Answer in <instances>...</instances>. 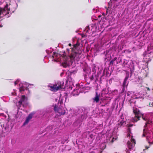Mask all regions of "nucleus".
Returning <instances> with one entry per match:
<instances>
[{
  "instance_id": "nucleus-1",
  "label": "nucleus",
  "mask_w": 153,
  "mask_h": 153,
  "mask_svg": "<svg viewBox=\"0 0 153 153\" xmlns=\"http://www.w3.org/2000/svg\"><path fill=\"white\" fill-rule=\"evenodd\" d=\"M80 53H78L74 51L73 52L71 56L64 55L62 56L57 53H53V55L52 56L53 58L52 60L55 62H62V65L64 67H66L72 64L74 59L77 60H79Z\"/></svg>"
},
{
  "instance_id": "nucleus-2",
  "label": "nucleus",
  "mask_w": 153,
  "mask_h": 153,
  "mask_svg": "<svg viewBox=\"0 0 153 153\" xmlns=\"http://www.w3.org/2000/svg\"><path fill=\"white\" fill-rule=\"evenodd\" d=\"M151 116H153V113L150 114ZM143 119L146 121V123L143 129V137H146L149 145L153 144V129H150V126H153V120H151L149 118L148 116L143 114L142 115Z\"/></svg>"
},
{
  "instance_id": "nucleus-3",
  "label": "nucleus",
  "mask_w": 153,
  "mask_h": 153,
  "mask_svg": "<svg viewBox=\"0 0 153 153\" xmlns=\"http://www.w3.org/2000/svg\"><path fill=\"white\" fill-rule=\"evenodd\" d=\"M5 5L4 7H0V18L4 16L8 17L15 11L16 9V4H7L4 2Z\"/></svg>"
},
{
  "instance_id": "nucleus-4",
  "label": "nucleus",
  "mask_w": 153,
  "mask_h": 153,
  "mask_svg": "<svg viewBox=\"0 0 153 153\" xmlns=\"http://www.w3.org/2000/svg\"><path fill=\"white\" fill-rule=\"evenodd\" d=\"M144 62L148 63L151 60L150 58L153 57V39L147 48V50L143 54Z\"/></svg>"
},
{
  "instance_id": "nucleus-5",
  "label": "nucleus",
  "mask_w": 153,
  "mask_h": 153,
  "mask_svg": "<svg viewBox=\"0 0 153 153\" xmlns=\"http://www.w3.org/2000/svg\"><path fill=\"white\" fill-rule=\"evenodd\" d=\"M64 85L63 82H58L55 84L49 86L48 87H50V89L51 91L56 92L62 88Z\"/></svg>"
},
{
  "instance_id": "nucleus-6",
  "label": "nucleus",
  "mask_w": 153,
  "mask_h": 153,
  "mask_svg": "<svg viewBox=\"0 0 153 153\" xmlns=\"http://www.w3.org/2000/svg\"><path fill=\"white\" fill-rule=\"evenodd\" d=\"M27 104V98L24 95H22L19 101L16 104V105L18 106V109L19 110L22 106L24 108L26 107Z\"/></svg>"
},
{
  "instance_id": "nucleus-7",
  "label": "nucleus",
  "mask_w": 153,
  "mask_h": 153,
  "mask_svg": "<svg viewBox=\"0 0 153 153\" xmlns=\"http://www.w3.org/2000/svg\"><path fill=\"white\" fill-rule=\"evenodd\" d=\"M97 26L96 24H92L87 27L85 30L86 32L89 33H93L97 30Z\"/></svg>"
},
{
  "instance_id": "nucleus-8",
  "label": "nucleus",
  "mask_w": 153,
  "mask_h": 153,
  "mask_svg": "<svg viewBox=\"0 0 153 153\" xmlns=\"http://www.w3.org/2000/svg\"><path fill=\"white\" fill-rule=\"evenodd\" d=\"M133 112L135 115L134 118L132 119V121L134 122H137L138 120H139V118L141 116L140 111L137 108L133 109Z\"/></svg>"
},
{
  "instance_id": "nucleus-9",
  "label": "nucleus",
  "mask_w": 153,
  "mask_h": 153,
  "mask_svg": "<svg viewBox=\"0 0 153 153\" xmlns=\"http://www.w3.org/2000/svg\"><path fill=\"white\" fill-rule=\"evenodd\" d=\"M54 110L56 113H58V115H64L65 113V111L62 108H58V106L56 105H54Z\"/></svg>"
},
{
  "instance_id": "nucleus-10",
  "label": "nucleus",
  "mask_w": 153,
  "mask_h": 153,
  "mask_svg": "<svg viewBox=\"0 0 153 153\" xmlns=\"http://www.w3.org/2000/svg\"><path fill=\"white\" fill-rule=\"evenodd\" d=\"M27 85L26 83H20L19 85V89L20 92L22 94L24 93L23 92L25 91V93L26 94V92L28 93L29 90L27 89V87L26 86Z\"/></svg>"
},
{
  "instance_id": "nucleus-11",
  "label": "nucleus",
  "mask_w": 153,
  "mask_h": 153,
  "mask_svg": "<svg viewBox=\"0 0 153 153\" xmlns=\"http://www.w3.org/2000/svg\"><path fill=\"white\" fill-rule=\"evenodd\" d=\"M135 144V140L131 136L130 140L128 141L127 145L128 149H131L134 148Z\"/></svg>"
},
{
  "instance_id": "nucleus-12",
  "label": "nucleus",
  "mask_w": 153,
  "mask_h": 153,
  "mask_svg": "<svg viewBox=\"0 0 153 153\" xmlns=\"http://www.w3.org/2000/svg\"><path fill=\"white\" fill-rule=\"evenodd\" d=\"M126 95L127 96H130L131 98L134 99H138L140 97L138 93H135L134 92H132L128 91L126 93Z\"/></svg>"
},
{
  "instance_id": "nucleus-13",
  "label": "nucleus",
  "mask_w": 153,
  "mask_h": 153,
  "mask_svg": "<svg viewBox=\"0 0 153 153\" xmlns=\"http://www.w3.org/2000/svg\"><path fill=\"white\" fill-rule=\"evenodd\" d=\"M122 116L121 117V118L118 121L116 127L117 128H118L122 126H124L126 124L125 121L122 118Z\"/></svg>"
},
{
  "instance_id": "nucleus-14",
  "label": "nucleus",
  "mask_w": 153,
  "mask_h": 153,
  "mask_svg": "<svg viewBox=\"0 0 153 153\" xmlns=\"http://www.w3.org/2000/svg\"><path fill=\"white\" fill-rule=\"evenodd\" d=\"M3 122L2 123H1V126L3 128H4V129L6 130L7 131L9 128L8 122L4 120H3Z\"/></svg>"
},
{
  "instance_id": "nucleus-15",
  "label": "nucleus",
  "mask_w": 153,
  "mask_h": 153,
  "mask_svg": "<svg viewBox=\"0 0 153 153\" xmlns=\"http://www.w3.org/2000/svg\"><path fill=\"white\" fill-rule=\"evenodd\" d=\"M33 116V114H29L27 117V118L25 122L23 124V125H25L28 123L30 120L32 118Z\"/></svg>"
},
{
  "instance_id": "nucleus-16",
  "label": "nucleus",
  "mask_w": 153,
  "mask_h": 153,
  "mask_svg": "<svg viewBox=\"0 0 153 153\" xmlns=\"http://www.w3.org/2000/svg\"><path fill=\"white\" fill-rule=\"evenodd\" d=\"M94 101L98 102L99 101V95L97 92H96V94L95 97L94 99Z\"/></svg>"
},
{
  "instance_id": "nucleus-17",
  "label": "nucleus",
  "mask_w": 153,
  "mask_h": 153,
  "mask_svg": "<svg viewBox=\"0 0 153 153\" xmlns=\"http://www.w3.org/2000/svg\"><path fill=\"white\" fill-rule=\"evenodd\" d=\"M117 0H111L108 3V8L109 9L111 8L112 5L111 4H114L115 2L117 1Z\"/></svg>"
},
{
  "instance_id": "nucleus-18",
  "label": "nucleus",
  "mask_w": 153,
  "mask_h": 153,
  "mask_svg": "<svg viewBox=\"0 0 153 153\" xmlns=\"http://www.w3.org/2000/svg\"><path fill=\"white\" fill-rule=\"evenodd\" d=\"M66 96H64L62 97V98H60L59 99V101H60V103H63V102H65L66 101Z\"/></svg>"
},
{
  "instance_id": "nucleus-19",
  "label": "nucleus",
  "mask_w": 153,
  "mask_h": 153,
  "mask_svg": "<svg viewBox=\"0 0 153 153\" xmlns=\"http://www.w3.org/2000/svg\"><path fill=\"white\" fill-rule=\"evenodd\" d=\"M117 136H115L114 137L113 136H111L110 137V140H111V141L112 143L114 140H116L117 139Z\"/></svg>"
},
{
  "instance_id": "nucleus-20",
  "label": "nucleus",
  "mask_w": 153,
  "mask_h": 153,
  "mask_svg": "<svg viewBox=\"0 0 153 153\" xmlns=\"http://www.w3.org/2000/svg\"><path fill=\"white\" fill-rule=\"evenodd\" d=\"M78 45H79L77 44L74 45L73 46H74L73 48H72V50L73 51V50L75 51V50H76L77 49V47Z\"/></svg>"
},
{
  "instance_id": "nucleus-21",
  "label": "nucleus",
  "mask_w": 153,
  "mask_h": 153,
  "mask_svg": "<svg viewBox=\"0 0 153 153\" xmlns=\"http://www.w3.org/2000/svg\"><path fill=\"white\" fill-rule=\"evenodd\" d=\"M128 79V77H126L125 78V79L124 81V82H123V86H125L126 85V81Z\"/></svg>"
},
{
  "instance_id": "nucleus-22",
  "label": "nucleus",
  "mask_w": 153,
  "mask_h": 153,
  "mask_svg": "<svg viewBox=\"0 0 153 153\" xmlns=\"http://www.w3.org/2000/svg\"><path fill=\"white\" fill-rule=\"evenodd\" d=\"M127 132L128 133V137H130L131 136V134H130V131L131 130L130 128H128L127 130Z\"/></svg>"
},
{
  "instance_id": "nucleus-23",
  "label": "nucleus",
  "mask_w": 153,
  "mask_h": 153,
  "mask_svg": "<svg viewBox=\"0 0 153 153\" xmlns=\"http://www.w3.org/2000/svg\"><path fill=\"white\" fill-rule=\"evenodd\" d=\"M0 116L2 117H3L2 119L5 118L6 117V116L4 115L3 113H1L0 114Z\"/></svg>"
},
{
  "instance_id": "nucleus-24",
  "label": "nucleus",
  "mask_w": 153,
  "mask_h": 153,
  "mask_svg": "<svg viewBox=\"0 0 153 153\" xmlns=\"http://www.w3.org/2000/svg\"><path fill=\"white\" fill-rule=\"evenodd\" d=\"M127 63V60H125L123 63V65L125 66Z\"/></svg>"
},
{
  "instance_id": "nucleus-25",
  "label": "nucleus",
  "mask_w": 153,
  "mask_h": 153,
  "mask_svg": "<svg viewBox=\"0 0 153 153\" xmlns=\"http://www.w3.org/2000/svg\"><path fill=\"white\" fill-rule=\"evenodd\" d=\"M19 79L17 80L14 83V84L15 85H16V84H17L18 83H19Z\"/></svg>"
},
{
  "instance_id": "nucleus-26",
  "label": "nucleus",
  "mask_w": 153,
  "mask_h": 153,
  "mask_svg": "<svg viewBox=\"0 0 153 153\" xmlns=\"http://www.w3.org/2000/svg\"><path fill=\"white\" fill-rule=\"evenodd\" d=\"M133 126V124H128L126 126L128 127H132Z\"/></svg>"
},
{
  "instance_id": "nucleus-27",
  "label": "nucleus",
  "mask_w": 153,
  "mask_h": 153,
  "mask_svg": "<svg viewBox=\"0 0 153 153\" xmlns=\"http://www.w3.org/2000/svg\"><path fill=\"white\" fill-rule=\"evenodd\" d=\"M0 153H5V151L3 149H1L0 152Z\"/></svg>"
},
{
  "instance_id": "nucleus-28",
  "label": "nucleus",
  "mask_w": 153,
  "mask_h": 153,
  "mask_svg": "<svg viewBox=\"0 0 153 153\" xmlns=\"http://www.w3.org/2000/svg\"><path fill=\"white\" fill-rule=\"evenodd\" d=\"M93 10L94 11V13H96L97 12V9L95 10L94 9H93Z\"/></svg>"
},
{
  "instance_id": "nucleus-29",
  "label": "nucleus",
  "mask_w": 153,
  "mask_h": 153,
  "mask_svg": "<svg viewBox=\"0 0 153 153\" xmlns=\"http://www.w3.org/2000/svg\"><path fill=\"white\" fill-rule=\"evenodd\" d=\"M117 7V5L116 6H115L114 5L113 7V9H115Z\"/></svg>"
},
{
  "instance_id": "nucleus-30",
  "label": "nucleus",
  "mask_w": 153,
  "mask_h": 153,
  "mask_svg": "<svg viewBox=\"0 0 153 153\" xmlns=\"http://www.w3.org/2000/svg\"><path fill=\"white\" fill-rule=\"evenodd\" d=\"M150 106H152L153 107V102L151 103V104H150Z\"/></svg>"
},
{
  "instance_id": "nucleus-31",
  "label": "nucleus",
  "mask_w": 153,
  "mask_h": 153,
  "mask_svg": "<svg viewBox=\"0 0 153 153\" xmlns=\"http://www.w3.org/2000/svg\"><path fill=\"white\" fill-rule=\"evenodd\" d=\"M12 94L13 95H14L16 94V93H12Z\"/></svg>"
},
{
  "instance_id": "nucleus-32",
  "label": "nucleus",
  "mask_w": 153,
  "mask_h": 153,
  "mask_svg": "<svg viewBox=\"0 0 153 153\" xmlns=\"http://www.w3.org/2000/svg\"><path fill=\"white\" fill-rule=\"evenodd\" d=\"M108 9H106V13H107L108 12Z\"/></svg>"
},
{
  "instance_id": "nucleus-33",
  "label": "nucleus",
  "mask_w": 153,
  "mask_h": 153,
  "mask_svg": "<svg viewBox=\"0 0 153 153\" xmlns=\"http://www.w3.org/2000/svg\"><path fill=\"white\" fill-rule=\"evenodd\" d=\"M46 52L48 54H49V53H48V51L47 50H46Z\"/></svg>"
},
{
  "instance_id": "nucleus-34",
  "label": "nucleus",
  "mask_w": 153,
  "mask_h": 153,
  "mask_svg": "<svg viewBox=\"0 0 153 153\" xmlns=\"http://www.w3.org/2000/svg\"><path fill=\"white\" fill-rule=\"evenodd\" d=\"M146 148L147 149L149 148V147H148V146H146Z\"/></svg>"
},
{
  "instance_id": "nucleus-35",
  "label": "nucleus",
  "mask_w": 153,
  "mask_h": 153,
  "mask_svg": "<svg viewBox=\"0 0 153 153\" xmlns=\"http://www.w3.org/2000/svg\"><path fill=\"white\" fill-rule=\"evenodd\" d=\"M101 15H99V16H98V17H99V18H100V17H101Z\"/></svg>"
},
{
  "instance_id": "nucleus-36",
  "label": "nucleus",
  "mask_w": 153,
  "mask_h": 153,
  "mask_svg": "<svg viewBox=\"0 0 153 153\" xmlns=\"http://www.w3.org/2000/svg\"><path fill=\"white\" fill-rule=\"evenodd\" d=\"M77 91V89H76V90H74V92H75L76 91Z\"/></svg>"
},
{
  "instance_id": "nucleus-37",
  "label": "nucleus",
  "mask_w": 153,
  "mask_h": 153,
  "mask_svg": "<svg viewBox=\"0 0 153 153\" xmlns=\"http://www.w3.org/2000/svg\"><path fill=\"white\" fill-rule=\"evenodd\" d=\"M2 2H0V4H2Z\"/></svg>"
},
{
  "instance_id": "nucleus-38",
  "label": "nucleus",
  "mask_w": 153,
  "mask_h": 153,
  "mask_svg": "<svg viewBox=\"0 0 153 153\" xmlns=\"http://www.w3.org/2000/svg\"><path fill=\"white\" fill-rule=\"evenodd\" d=\"M69 46H70L71 45V44H69Z\"/></svg>"
},
{
  "instance_id": "nucleus-39",
  "label": "nucleus",
  "mask_w": 153,
  "mask_h": 153,
  "mask_svg": "<svg viewBox=\"0 0 153 153\" xmlns=\"http://www.w3.org/2000/svg\"><path fill=\"white\" fill-rule=\"evenodd\" d=\"M102 15H104V13H103L102 14Z\"/></svg>"
}]
</instances>
